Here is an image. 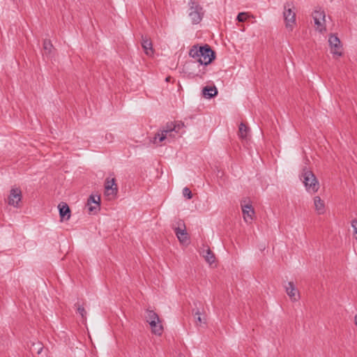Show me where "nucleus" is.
<instances>
[{"instance_id": "a878e982", "label": "nucleus", "mask_w": 357, "mask_h": 357, "mask_svg": "<svg viewBox=\"0 0 357 357\" xmlns=\"http://www.w3.org/2000/svg\"><path fill=\"white\" fill-rule=\"evenodd\" d=\"M248 14L246 13H240L237 15L236 20L238 22H243L247 20Z\"/></svg>"}, {"instance_id": "f3484780", "label": "nucleus", "mask_w": 357, "mask_h": 357, "mask_svg": "<svg viewBox=\"0 0 357 357\" xmlns=\"http://www.w3.org/2000/svg\"><path fill=\"white\" fill-rule=\"evenodd\" d=\"M203 96L206 98H211L215 97L218 94L217 88L213 86H206L202 89Z\"/></svg>"}, {"instance_id": "c85d7f7f", "label": "nucleus", "mask_w": 357, "mask_h": 357, "mask_svg": "<svg viewBox=\"0 0 357 357\" xmlns=\"http://www.w3.org/2000/svg\"><path fill=\"white\" fill-rule=\"evenodd\" d=\"M205 74L204 71L199 70L198 73L194 74V73H189L188 76L190 78H195L196 77H199V78H202L203 75Z\"/></svg>"}, {"instance_id": "f8f14e48", "label": "nucleus", "mask_w": 357, "mask_h": 357, "mask_svg": "<svg viewBox=\"0 0 357 357\" xmlns=\"http://www.w3.org/2000/svg\"><path fill=\"white\" fill-rule=\"evenodd\" d=\"M241 207L245 221H251L252 220V215L255 213L252 205L250 204H241Z\"/></svg>"}, {"instance_id": "9d476101", "label": "nucleus", "mask_w": 357, "mask_h": 357, "mask_svg": "<svg viewBox=\"0 0 357 357\" xmlns=\"http://www.w3.org/2000/svg\"><path fill=\"white\" fill-rule=\"evenodd\" d=\"M285 289L287 295L292 301H297L299 299V293L293 282H289L287 285L285 286Z\"/></svg>"}, {"instance_id": "5701e85b", "label": "nucleus", "mask_w": 357, "mask_h": 357, "mask_svg": "<svg viewBox=\"0 0 357 357\" xmlns=\"http://www.w3.org/2000/svg\"><path fill=\"white\" fill-rule=\"evenodd\" d=\"M43 48L47 54H50L53 49V45L50 40H45L43 42Z\"/></svg>"}, {"instance_id": "9b49d317", "label": "nucleus", "mask_w": 357, "mask_h": 357, "mask_svg": "<svg viewBox=\"0 0 357 357\" xmlns=\"http://www.w3.org/2000/svg\"><path fill=\"white\" fill-rule=\"evenodd\" d=\"M59 215L61 220H69L70 218V210L68 204L65 202H61L59 206Z\"/></svg>"}, {"instance_id": "2eb2a0df", "label": "nucleus", "mask_w": 357, "mask_h": 357, "mask_svg": "<svg viewBox=\"0 0 357 357\" xmlns=\"http://www.w3.org/2000/svg\"><path fill=\"white\" fill-rule=\"evenodd\" d=\"M105 188L106 191L111 190L112 195H116L118 192L117 185L116 184V179L114 178L109 179L107 178L105 181Z\"/></svg>"}, {"instance_id": "6ab92c4d", "label": "nucleus", "mask_w": 357, "mask_h": 357, "mask_svg": "<svg viewBox=\"0 0 357 357\" xmlns=\"http://www.w3.org/2000/svg\"><path fill=\"white\" fill-rule=\"evenodd\" d=\"M203 257L205 258L206 261L210 264L213 263L215 259L213 252L209 248L206 250H203Z\"/></svg>"}, {"instance_id": "ddd939ff", "label": "nucleus", "mask_w": 357, "mask_h": 357, "mask_svg": "<svg viewBox=\"0 0 357 357\" xmlns=\"http://www.w3.org/2000/svg\"><path fill=\"white\" fill-rule=\"evenodd\" d=\"M142 46L147 56H151L153 54V45L150 38L142 36Z\"/></svg>"}, {"instance_id": "39448f33", "label": "nucleus", "mask_w": 357, "mask_h": 357, "mask_svg": "<svg viewBox=\"0 0 357 357\" xmlns=\"http://www.w3.org/2000/svg\"><path fill=\"white\" fill-rule=\"evenodd\" d=\"M294 8L293 2H287L284 6L283 16L286 23V27L292 31L296 24V14L291 10Z\"/></svg>"}, {"instance_id": "393cba45", "label": "nucleus", "mask_w": 357, "mask_h": 357, "mask_svg": "<svg viewBox=\"0 0 357 357\" xmlns=\"http://www.w3.org/2000/svg\"><path fill=\"white\" fill-rule=\"evenodd\" d=\"M183 195L184 197H187V199H190L192 197V194L191 190L187 187L183 188Z\"/></svg>"}, {"instance_id": "f257e3e1", "label": "nucleus", "mask_w": 357, "mask_h": 357, "mask_svg": "<svg viewBox=\"0 0 357 357\" xmlns=\"http://www.w3.org/2000/svg\"><path fill=\"white\" fill-rule=\"evenodd\" d=\"M189 55L195 59L200 65L207 66L215 59V53L210 45H194L190 50Z\"/></svg>"}, {"instance_id": "dca6fc26", "label": "nucleus", "mask_w": 357, "mask_h": 357, "mask_svg": "<svg viewBox=\"0 0 357 357\" xmlns=\"http://www.w3.org/2000/svg\"><path fill=\"white\" fill-rule=\"evenodd\" d=\"M153 333L157 335H160L163 332V326L161 324V321H152L149 323Z\"/></svg>"}, {"instance_id": "6e6552de", "label": "nucleus", "mask_w": 357, "mask_h": 357, "mask_svg": "<svg viewBox=\"0 0 357 357\" xmlns=\"http://www.w3.org/2000/svg\"><path fill=\"white\" fill-rule=\"evenodd\" d=\"M328 43L331 47V53L333 54H336L337 56H341L342 54L341 42L337 36L333 34L331 35L328 39Z\"/></svg>"}, {"instance_id": "aec40b11", "label": "nucleus", "mask_w": 357, "mask_h": 357, "mask_svg": "<svg viewBox=\"0 0 357 357\" xmlns=\"http://www.w3.org/2000/svg\"><path fill=\"white\" fill-rule=\"evenodd\" d=\"M146 320L148 323H150V321H159V317L158 314L155 312L153 310H147Z\"/></svg>"}, {"instance_id": "7ed1b4c3", "label": "nucleus", "mask_w": 357, "mask_h": 357, "mask_svg": "<svg viewBox=\"0 0 357 357\" xmlns=\"http://www.w3.org/2000/svg\"><path fill=\"white\" fill-rule=\"evenodd\" d=\"M188 5L190 6L189 17L192 24H199L204 16L203 8L195 0H190Z\"/></svg>"}, {"instance_id": "c756f323", "label": "nucleus", "mask_w": 357, "mask_h": 357, "mask_svg": "<svg viewBox=\"0 0 357 357\" xmlns=\"http://www.w3.org/2000/svg\"><path fill=\"white\" fill-rule=\"evenodd\" d=\"M351 227L354 230V234H357V220H354L351 222Z\"/></svg>"}, {"instance_id": "4468645a", "label": "nucleus", "mask_w": 357, "mask_h": 357, "mask_svg": "<svg viewBox=\"0 0 357 357\" xmlns=\"http://www.w3.org/2000/svg\"><path fill=\"white\" fill-rule=\"evenodd\" d=\"M314 24L317 25L318 28H319V30L321 31L322 29L324 27V24L321 23L322 21H325V14L324 11H314L312 15Z\"/></svg>"}, {"instance_id": "7c9ffc66", "label": "nucleus", "mask_w": 357, "mask_h": 357, "mask_svg": "<svg viewBox=\"0 0 357 357\" xmlns=\"http://www.w3.org/2000/svg\"><path fill=\"white\" fill-rule=\"evenodd\" d=\"M171 79H172V77L170 76H168L166 77L165 81L169 82H170Z\"/></svg>"}, {"instance_id": "423d86ee", "label": "nucleus", "mask_w": 357, "mask_h": 357, "mask_svg": "<svg viewBox=\"0 0 357 357\" xmlns=\"http://www.w3.org/2000/svg\"><path fill=\"white\" fill-rule=\"evenodd\" d=\"M178 227H175L174 232L178 241L181 243H186L189 241L188 234L186 231L185 225L183 220L178 222Z\"/></svg>"}, {"instance_id": "0eeeda50", "label": "nucleus", "mask_w": 357, "mask_h": 357, "mask_svg": "<svg viewBox=\"0 0 357 357\" xmlns=\"http://www.w3.org/2000/svg\"><path fill=\"white\" fill-rule=\"evenodd\" d=\"M88 210L90 213H97L100 209V197L90 195L87 200Z\"/></svg>"}, {"instance_id": "1a4fd4ad", "label": "nucleus", "mask_w": 357, "mask_h": 357, "mask_svg": "<svg viewBox=\"0 0 357 357\" xmlns=\"http://www.w3.org/2000/svg\"><path fill=\"white\" fill-rule=\"evenodd\" d=\"M22 199V192L20 188H13L10 190V195L8 197V203L10 206L15 207L18 206L19 202Z\"/></svg>"}, {"instance_id": "bb28decb", "label": "nucleus", "mask_w": 357, "mask_h": 357, "mask_svg": "<svg viewBox=\"0 0 357 357\" xmlns=\"http://www.w3.org/2000/svg\"><path fill=\"white\" fill-rule=\"evenodd\" d=\"M195 324L197 325H200L202 322V317H201V313L199 311V310H197V312L195 313Z\"/></svg>"}, {"instance_id": "4be33fe9", "label": "nucleus", "mask_w": 357, "mask_h": 357, "mask_svg": "<svg viewBox=\"0 0 357 357\" xmlns=\"http://www.w3.org/2000/svg\"><path fill=\"white\" fill-rule=\"evenodd\" d=\"M75 307H77V312L80 314L82 319L83 320H85L86 316V311L85 310L84 307L82 305H81L79 303H76L75 304Z\"/></svg>"}, {"instance_id": "b1692460", "label": "nucleus", "mask_w": 357, "mask_h": 357, "mask_svg": "<svg viewBox=\"0 0 357 357\" xmlns=\"http://www.w3.org/2000/svg\"><path fill=\"white\" fill-rule=\"evenodd\" d=\"M43 347L40 342L33 343L31 347V351H36L37 354H40L43 351Z\"/></svg>"}, {"instance_id": "20e7f679", "label": "nucleus", "mask_w": 357, "mask_h": 357, "mask_svg": "<svg viewBox=\"0 0 357 357\" xmlns=\"http://www.w3.org/2000/svg\"><path fill=\"white\" fill-rule=\"evenodd\" d=\"M175 128L173 122L167 123L160 130L161 133L156 134L151 142L155 144L159 145L160 143L167 137L174 138L175 135L173 132L174 130L176 129Z\"/></svg>"}, {"instance_id": "a211bd4d", "label": "nucleus", "mask_w": 357, "mask_h": 357, "mask_svg": "<svg viewBox=\"0 0 357 357\" xmlns=\"http://www.w3.org/2000/svg\"><path fill=\"white\" fill-rule=\"evenodd\" d=\"M314 204L315 206V209L319 214H323L325 211V205L324 202L321 199L317 196L314 199Z\"/></svg>"}, {"instance_id": "cd10ccee", "label": "nucleus", "mask_w": 357, "mask_h": 357, "mask_svg": "<svg viewBox=\"0 0 357 357\" xmlns=\"http://www.w3.org/2000/svg\"><path fill=\"white\" fill-rule=\"evenodd\" d=\"M174 126H175L176 129L174 130V132L176 133H180V130L184 127V124L182 122L174 123Z\"/></svg>"}, {"instance_id": "f03ea898", "label": "nucleus", "mask_w": 357, "mask_h": 357, "mask_svg": "<svg viewBox=\"0 0 357 357\" xmlns=\"http://www.w3.org/2000/svg\"><path fill=\"white\" fill-rule=\"evenodd\" d=\"M301 179L308 192H317L319 188V183L314 173L306 167L303 169Z\"/></svg>"}, {"instance_id": "412c9836", "label": "nucleus", "mask_w": 357, "mask_h": 357, "mask_svg": "<svg viewBox=\"0 0 357 357\" xmlns=\"http://www.w3.org/2000/svg\"><path fill=\"white\" fill-rule=\"evenodd\" d=\"M248 131H249V128L247 127L243 123H241L239 125L238 135L241 138H242V139L246 138Z\"/></svg>"}]
</instances>
